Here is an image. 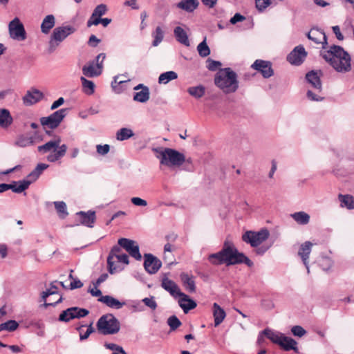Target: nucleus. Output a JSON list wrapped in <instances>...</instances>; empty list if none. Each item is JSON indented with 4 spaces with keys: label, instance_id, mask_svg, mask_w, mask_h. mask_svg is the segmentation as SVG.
I'll return each mask as SVG.
<instances>
[{
    "label": "nucleus",
    "instance_id": "obj_1",
    "mask_svg": "<svg viewBox=\"0 0 354 354\" xmlns=\"http://www.w3.org/2000/svg\"><path fill=\"white\" fill-rule=\"evenodd\" d=\"M208 261L214 266L225 263L227 266L245 263L249 267L253 266V262L243 253L239 252L234 244L225 241L223 248L218 252L208 256Z\"/></svg>",
    "mask_w": 354,
    "mask_h": 354
},
{
    "label": "nucleus",
    "instance_id": "obj_2",
    "mask_svg": "<svg viewBox=\"0 0 354 354\" xmlns=\"http://www.w3.org/2000/svg\"><path fill=\"white\" fill-rule=\"evenodd\" d=\"M323 59L338 73H347L351 70V58L342 46L332 45L328 49L320 52Z\"/></svg>",
    "mask_w": 354,
    "mask_h": 354
},
{
    "label": "nucleus",
    "instance_id": "obj_3",
    "mask_svg": "<svg viewBox=\"0 0 354 354\" xmlns=\"http://www.w3.org/2000/svg\"><path fill=\"white\" fill-rule=\"evenodd\" d=\"M237 74L230 68L221 69L214 77V84L225 93H232L239 88Z\"/></svg>",
    "mask_w": 354,
    "mask_h": 354
},
{
    "label": "nucleus",
    "instance_id": "obj_4",
    "mask_svg": "<svg viewBox=\"0 0 354 354\" xmlns=\"http://www.w3.org/2000/svg\"><path fill=\"white\" fill-rule=\"evenodd\" d=\"M158 153L157 158L160 159L161 165L171 167H180L185 161V156L183 153L171 148L156 149Z\"/></svg>",
    "mask_w": 354,
    "mask_h": 354
},
{
    "label": "nucleus",
    "instance_id": "obj_5",
    "mask_svg": "<svg viewBox=\"0 0 354 354\" xmlns=\"http://www.w3.org/2000/svg\"><path fill=\"white\" fill-rule=\"evenodd\" d=\"M60 142L61 138L57 136L55 139L47 142L43 145L39 146L37 150L42 153L53 151L54 153L49 154L47 156V160L50 162H54L64 157L67 151V146L65 144L59 145Z\"/></svg>",
    "mask_w": 354,
    "mask_h": 354
},
{
    "label": "nucleus",
    "instance_id": "obj_6",
    "mask_svg": "<svg viewBox=\"0 0 354 354\" xmlns=\"http://www.w3.org/2000/svg\"><path fill=\"white\" fill-rule=\"evenodd\" d=\"M96 326L98 332L104 335L116 334L120 329V322L113 314H106L100 317Z\"/></svg>",
    "mask_w": 354,
    "mask_h": 354
},
{
    "label": "nucleus",
    "instance_id": "obj_7",
    "mask_svg": "<svg viewBox=\"0 0 354 354\" xmlns=\"http://www.w3.org/2000/svg\"><path fill=\"white\" fill-rule=\"evenodd\" d=\"M106 58L105 53H100L95 59L88 62L82 67L84 77L93 78L100 76L103 71V62Z\"/></svg>",
    "mask_w": 354,
    "mask_h": 354
},
{
    "label": "nucleus",
    "instance_id": "obj_8",
    "mask_svg": "<svg viewBox=\"0 0 354 354\" xmlns=\"http://www.w3.org/2000/svg\"><path fill=\"white\" fill-rule=\"evenodd\" d=\"M75 31V28L71 26H59L55 28L50 38L49 51L50 53L53 52L61 42Z\"/></svg>",
    "mask_w": 354,
    "mask_h": 354
},
{
    "label": "nucleus",
    "instance_id": "obj_9",
    "mask_svg": "<svg viewBox=\"0 0 354 354\" xmlns=\"http://www.w3.org/2000/svg\"><path fill=\"white\" fill-rule=\"evenodd\" d=\"M270 233L267 229H262L259 232L247 231L242 236V240L249 243L252 247L257 248L267 240Z\"/></svg>",
    "mask_w": 354,
    "mask_h": 354
},
{
    "label": "nucleus",
    "instance_id": "obj_10",
    "mask_svg": "<svg viewBox=\"0 0 354 354\" xmlns=\"http://www.w3.org/2000/svg\"><path fill=\"white\" fill-rule=\"evenodd\" d=\"M68 109H61L56 111L48 117H43L40 119L43 126H47L50 129L57 128L66 115Z\"/></svg>",
    "mask_w": 354,
    "mask_h": 354
},
{
    "label": "nucleus",
    "instance_id": "obj_11",
    "mask_svg": "<svg viewBox=\"0 0 354 354\" xmlns=\"http://www.w3.org/2000/svg\"><path fill=\"white\" fill-rule=\"evenodd\" d=\"M89 311L86 308H81L79 307L68 308L63 310L59 316V321L64 322H68L73 319H80L88 315Z\"/></svg>",
    "mask_w": 354,
    "mask_h": 354
},
{
    "label": "nucleus",
    "instance_id": "obj_12",
    "mask_svg": "<svg viewBox=\"0 0 354 354\" xmlns=\"http://www.w3.org/2000/svg\"><path fill=\"white\" fill-rule=\"evenodd\" d=\"M8 30L12 39L17 41H24L26 39L24 26L18 17H15L9 23Z\"/></svg>",
    "mask_w": 354,
    "mask_h": 354
},
{
    "label": "nucleus",
    "instance_id": "obj_13",
    "mask_svg": "<svg viewBox=\"0 0 354 354\" xmlns=\"http://www.w3.org/2000/svg\"><path fill=\"white\" fill-rule=\"evenodd\" d=\"M118 243L136 260L140 261L142 259L139 245L135 241L126 238H121L118 240Z\"/></svg>",
    "mask_w": 354,
    "mask_h": 354
},
{
    "label": "nucleus",
    "instance_id": "obj_14",
    "mask_svg": "<svg viewBox=\"0 0 354 354\" xmlns=\"http://www.w3.org/2000/svg\"><path fill=\"white\" fill-rule=\"evenodd\" d=\"M277 342L275 344L279 345L283 350L289 351L293 350L298 353V348L297 346V342L291 337L286 336L284 334L277 331L276 332Z\"/></svg>",
    "mask_w": 354,
    "mask_h": 354
},
{
    "label": "nucleus",
    "instance_id": "obj_15",
    "mask_svg": "<svg viewBox=\"0 0 354 354\" xmlns=\"http://www.w3.org/2000/svg\"><path fill=\"white\" fill-rule=\"evenodd\" d=\"M144 267L145 270L152 274L156 273L161 268L162 263L157 257L151 254L147 253L144 254Z\"/></svg>",
    "mask_w": 354,
    "mask_h": 354
},
{
    "label": "nucleus",
    "instance_id": "obj_16",
    "mask_svg": "<svg viewBox=\"0 0 354 354\" xmlns=\"http://www.w3.org/2000/svg\"><path fill=\"white\" fill-rule=\"evenodd\" d=\"M253 69L260 72L264 78H269L274 74L272 64L269 61L257 59L251 66Z\"/></svg>",
    "mask_w": 354,
    "mask_h": 354
},
{
    "label": "nucleus",
    "instance_id": "obj_17",
    "mask_svg": "<svg viewBox=\"0 0 354 354\" xmlns=\"http://www.w3.org/2000/svg\"><path fill=\"white\" fill-rule=\"evenodd\" d=\"M307 37L310 40L314 41L315 44H322V50H325L327 48V37L324 31L318 28H312L307 33Z\"/></svg>",
    "mask_w": 354,
    "mask_h": 354
},
{
    "label": "nucleus",
    "instance_id": "obj_18",
    "mask_svg": "<svg viewBox=\"0 0 354 354\" xmlns=\"http://www.w3.org/2000/svg\"><path fill=\"white\" fill-rule=\"evenodd\" d=\"M306 52L302 46L295 47L288 55L287 60L292 64L300 65L306 57Z\"/></svg>",
    "mask_w": 354,
    "mask_h": 354
},
{
    "label": "nucleus",
    "instance_id": "obj_19",
    "mask_svg": "<svg viewBox=\"0 0 354 354\" xmlns=\"http://www.w3.org/2000/svg\"><path fill=\"white\" fill-rule=\"evenodd\" d=\"M44 97L42 92L36 88H32L26 92L23 97L24 104L26 106L32 105L39 102Z\"/></svg>",
    "mask_w": 354,
    "mask_h": 354
},
{
    "label": "nucleus",
    "instance_id": "obj_20",
    "mask_svg": "<svg viewBox=\"0 0 354 354\" xmlns=\"http://www.w3.org/2000/svg\"><path fill=\"white\" fill-rule=\"evenodd\" d=\"M161 286L174 298L179 297L180 293H183L178 285L167 277H164L162 279Z\"/></svg>",
    "mask_w": 354,
    "mask_h": 354
},
{
    "label": "nucleus",
    "instance_id": "obj_21",
    "mask_svg": "<svg viewBox=\"0 0 354 354\" xmlns=\"http://www.w3.org/2000/svg\"><path fill=\"white\" fill-rule=\"evenodd\" d=\"M312 246L313 244L311 242L306 241L305 243L301 245L298 252V255L301 257L304 266L306 268L308 273L310 272L308 259L311 252Z\"/></svg>",
    "mask_w": 354,
    "mask_h": 354
},
{
    "label": "nucleus",
    "instance_id": "obj_22",
    "mask_svg": "<svg viewBox=\"0 0 354 354\" xmlns=\"http://www.w3.org/2000/svg\"><path fill=\"white\" fill-rule=\"evenodd\" d=\"M57 289L58 288L56 286L51 283L50 287L48 289H47L46 291H43L41 292V301H44L43 306L45 308H47L48 306H55L57 304H58L62 301V300H63L62 297L60 296L59 298L55 302H49V303L46 302V299L48 297L57 293Z\"/></svg>",
    "mask_w": 354,
    "mask_h": 354
},
{
    "label": "nucleus",
    "instance_id": "obj_23",
    "mask_svg": "<svg viewBox=\"0 0 354 354\" xmlns=\"http://www.w3.org/2000/svg\"><path fill=\"white\" fill-rule=\"evenodd\" d=\"M178 301L180 307L185 313H187L190 310L195 308L197 306L196 301L185 293H180Z\"/></svg>",
    "mask_w": 354,
    "mask_h": 354
},
{
    "label": "nucleus",
    "instance_id": "obj_24",
    "mask_svg": "<svg viewBox=\"0 0 354 354\" xmlns=\"http://www.w3.org/2000/svg\"><path fill=\"white\" fill-rule=\"evenodd\" d=\"M276 332L277 331H274L268 328L261 331L258 335L257 345L259 346H262L266 342L265 337L275 344L277 337L276 335Z\"/></svg>",
    "mask_w": 354,
    "mask_h": 354
},
{
    "label": "nucleus",
    "instance_id": "obj_25",
    "mask_svg": "<svg viewBox=\"0 0 354 354\" xmlns=\"http://www.w3.org/2000/svg\"><path fill=\"white\" fill-rule=\"evenodd\" d=\"M121 246L120 245H114L110 252H109V254L107 257V265H108V269H109V272L111 273V274H113L115 273L116 271H117V268L116 266H115V262L113 261V259L117 257L118 254H120L121 252Z\"/></svg>",
    "mask_w": 354,
    "mask_h": 354
},
{
    "label": "nucleus",
    "instance_id": "obj_26",
    "mask_svg": "<svg viewBox=\"0 0 354 354\" xmlns=\"http://www.w3.org/2000/svg\"><path fill=\"white\" fill-rule=\"evenodd\" d=\"M77 215L80 216V223L88 227H93L95 221V212L88 211L87 212H79Z\"/></svg>",
    "mask_w": 354,
    "mask_h": 354
},
{
    "label": "nucleus",
    "instance_id": "obj_27",
    "mask_svg": "<svg viewBox=\"0 0 354 354\" xmlns=\"http://www.w3.org/2000/svg\"><path fill=\"white\" fill-rule=\"evenodd\" d=\"M98 301L114 309H120L125 305L124 301H120L110 295L101 296Z\"/></svg>",
    "mask_w": 354,
    "mask_h": 354
},
{
    "label": "nucleus",
    "instance_id": "obj_28",
    "mask_svg": "<svg viewBox=\"0 0 354 354\" xmlns=\"http://www.w3.org/2000/svg\"><path fill=\"white\" fill-rule=\"evenodd\" d=\"M49 165L45 163H39L26 178V180L30 182V185L37 180L42 172L48 168Z\"/></svg>",
    "mask_w": 354,
    "mask_h": 354
},
{
    "label": "nucleus",
    "instance_id": "obj_29",
    "mask_svg": "<svg viewBox=\"0 0 354 354\" xmlns=\"http://www.w3.org/2000/svg\"><path fill=\"white\" fill-rule=\"evenodd\" d=\"M307 82L315 89L320 91L322 90V82L317 73L311 71L306 75Z\"/></svg>",
    "mask_w": 354,
    "mask_h": 354
},
{
    "label": "nucleus",
    "instance_id": "obj_30",
    "mask_svg": "<svg viewBox=\"0 0 354 354\" xmlns=\"http://www.w3.org/2000/svg\"><path fill=\"white\" fill-rule=\"evenodd\" d=\"M55 25V18L53 15H46L41 24V31L44 34H48L50 30Z\"/></svg>",
    "mask_w": 354,
    "mask_h": 354
},
{
    "label": "nucleus",
    "instance_id": "obj_31",
    "mask_svg": "<svg viewBox=\"0 0 354 354\" xmlns=\"http://www.w3.org/2000/svg\"><path fill=\"white\" fill-rule=\"evenodd\" d=\"M213 316L215 326L220 325L226 317L225 310L216 303L213 304Z\"/></svg>",
    "mask_w": 354,
    "mask_h": 354
},
{
    "label": "nucleus",
    "instance_id": "obj_32",
    "mask_svg": "<svg viewBox=\"0 0 354 354\" xmlns=\"http://www.w3.org/2000/svg\"><path fill=\"white\" fill-rule=\"evenodd\" d=\"M13 118L10 111L6 109H0V127L8 128L12 123Z\"/></svg>",
    "mask_w": 354,
    "mask_h": 354
},
{
    "label": "nucleus",
    "instance_id": "obj_33",
    "mask_svg": "<svg viewBox=\"0 0 354 354\" xmlns=\"http://www.w3.org/2000/svg\"><path fill=\"white\" fill-rule=\"evenodd\" d=\"M199 5L198 0H181L176 5L177 8L187 12H192Z\"/></svg>",
    "mask_w": 354,
    "mask_h": 354
},
{
    "label": "nucleus",
    "instance_id": "obj_34",
    "mask_svg": "<svg viewBox=\"0 0 354 354\" xmlns=\"http://www.w3.org/2000/svg\"><path fill=\"white\" fill-rule=\"evenodd\" d=\"M174 34L176 39V40L185 45V46H189L190 43L189 40L188 39V35L186 32V31L181 27L177 26L174 30Z\"/></svg>",
    "mask_w": 354,
    "mask_h": 354
},
{
    "label": "nucleus",
    "instance_id": "obj_35",
    "mask_svg": "<svg viewBox=\"0 0 354 354\" xmlns=\"http://www.w3.org/2000/svg\"><path fill=\"white\" fill-rule=\"evenodd\" d=\"M180 279L185 289L189 292H194L196 291V286L194 277L186 273L180 274Z\"/></svg>",
    "mask_w": 354,
    "mask_h": 354
},
{
    "label": "nucleus",
    "instance_id": "obj_36",
    "mask_svg": "<svg viewBox=\"0 0 354 354\" xmlns=\"http://www.w3.org/2000/svg\"><path fill=\"white\" fill-rule=\"evenodd\" d=\"M290 216L299 225H305L310 222V215L304 211L295 212Z\"/></svg>",
    "mask_w": 354,
    "mask_h": 354
},
{
    "label": "nucleus",
    "instance_id": "obj_37",
    "mask_svg": "<svg viewBox=\"0 0 354 354\" xmlns=\"http://www.w3.org/2000/svg\"><path fill=\"white\" fill-rule=\"evenodd\" d=\"M13 192L15 193H21L28 188L30 186V182H28L26 179L23 180H19L18 182H12V183L10 184Z\"/></svg>",
    "mask_w": 354,
    "mask_h": 354
},
{
    "label": "nucleus",
    "instance_id": "obj_38",
    "mask_svg": "<svg viewBox=\"0 0 354 354\" xmlns=\"http://www.w3.org/2000/svg\"><path fill=\"white\" fill-rule=\"evenodd\" d=\"M339 200L340 202V206L342 207H346L348 209H354V197L351 195H342L339 194Z\"/></svg>",
    "mask_w": 354,
    "mask_h": 354
},
{
    "label": "nucleus",
    "instance_id": "obj_39",
    "mask_svg": "<svg viewBox=\"0 0 354 354\" xmlns=\"http://www.w3.org/2000/svg\"><path fill=\"white\" fill-rule=\"evenodd\" d=\"M149 97L150 91L149 88H145L144 90L136 92L133 95V100L141 103L147 102Z\"/></svg>",
    "mask_w": 354,
    "mask_h": 354
},
{
    "label": "nucleus",
    "instance_id": "obj_40",
    "mask_svg": "<svg viewBox=\"0 0 354 354\" xmlns=\"http://www.w3.org/2000/svg\"><path fill=\"white\" fill-rule=\"evenodd\" d=\"M82 82V90L87 95H92L95 92V84L93 82L88 80L86 77L82 76L80 77Z\"/></svg>",
    "mask_w": 354,
    "mask_h": 354
},
{
    "label": "nucleus",
    "instance_id": "obj_41",
    "mask_svg": "<svg viewBox=\"0 0 354 354\" xmlns=\"http://www.w3.org/2000/svg\"><path fill=\"white\" fill-rule=\"evenodd\" d=\"M178 78V75L174 71H167L161 73L158 77V83L166 84L171 80Z\"/></svg>",
    "mask_w": 354,
    "mask_h": 354
},
{
    "label": "nucleus",
    "instance_id": "obj_42",
    "mask_svg": "<svg viewBox=\"0 0 354 354\" xmlns=\"http://www.w3.org/2000/svg\"><path fill=\"white\" fill-rule=\"evenodd\" d=\"M134 135L133 131L129 128H122L116 133V138L118 140L123 141L128 140Z\"/></svg>",
    "mask_w": 354,
    "mask_h": 354
},
{
    "label": "nucleus",
    "instance_id": "obj_43",
    "mask_svg": "<svg viewBox=\"0 0 354 354\" xmlns=\"http://www.w3.org/2000/svg\"><path fill=\"white\" fill-rule=\"evenodd\" d=\"M34 140L32 137H28L24 135L17 137L15 145L19 147H26L33 145Z\"/></svg>",
    "mask_w": 354,
    "mask_h": 354
},
{
    "label": "nucleus",
    "instance_id": "obj_44",
    "mask_svg": "<svg viewBox=\"0 0 354 354\" xmlns=\"http://www.w3.org/2000/svg\"><path fill=\"white\" fill-rule=\"evenodd\" d=\"M189 94L196 98H201L203 97L205 92V88L203 86H197L189 87L187 89Z\"/></svg>",
    "mask_w": 354,
    "mask_h": 354
},
{
    "label": "nucleus",
    "instance_id": "obj_45",
    "mask_svg": "<svg viewBox=\"0 0 354 354\" xmlns=\"http://www.w3.org/2000/svg\"><path fill=\"white\" fill-rule=\"evenodd\" d=\"M152 36L153 37L152 45L157 46L161 43L164 38V32L160 26H157L155 31L152 33Z\"/></svg>",
    "mask_w": 354,
    "mask_h": 354
},
{
    "label": "nucleus",
    "instance_id": "obj_46",
    "mask_svg": "<svg viewBox=\"0 0 354 354\" xmlns=\"http://www.w3.org/2000/svg\"><path fill=\"white\" fill-rule=\"evenodd\" d=\"M54 205L59 217L64 218L68 215L66 204L64 201L54 202Z\"/></svg>",
    "mask_w": 354,
    "mask_h": 354
},
{
    "label": "nucleus",
    "instance_id": "obj_47",
    "mask_svg": "<svg viewBox=\"0 0 354 354\" xmlns=\"http://www.w3.org/2000/svg\"><path fill=\"white\" fill-rule=\"evenodd\" d=\"M197 50L199 55L202 57H206L210 54V49L207 44L206 37L197 46Z\"/></svg>",
    "mask_w": 354,
    "mask_h": 354
},
{
    "label": "nucleus",
    "instance_id": "obj_48",
    "mask_svg": "<svg viewBox=\"0 0 354 354\" xmlns=\"http://www.w3.org/2000/svg\"><path fill=\"white\" fill-rule=\"evenodd\" d=\"M19 326L18 323L15 320H9L0 324V332L2 330L14 331Z\"/></svg>",
    "mask_w": 354,
    "mask_h": 354
},
{
    "label": "nucleus",
    "instance_id": "obj_49",
    "mask_svg": "<svg viewBox=\"0 0 354 354\" xmlns=\"http://www.w3.org/2000/svg\"><path fill=\"white\" fill-rule=\"evenodd\" d=\"M107 12V7L105 4L101 3L95 7L93 12V17L101 18Z\"/></svg>",
    "mask_w": 354,
    "mask_h": 354
},
{
    "label": "nucleus",
    "instance_id": "obj_50",
    "mask_svg": "<svg viewBox=\"0 0 354 354\" xmlns=\"http://www.w3.org/2000/svg\"><path fill=\"white\" fill-rule=\"evenodd\" d=\"M167 324L169 326L171 330H176L181 325L180 321L175 315L171 316L168 318Z\"/></svg>",
    "mask_w": 354,
    "mask_h": 354
},
{
    "label": "nucleus",
    "instance_id": "obj_51",
    "mask_svg": "<svg viewBox=\"0 0 354 354\" xmlns=\"http://www.w3.org/2000/svg\"><path fill=\"white\" fill-rule=\"evenodd\" d=\"M145 305L151 310H155L157 308V303L155 300L154 297H145L141 301Z\"/></svg>",
    "mask_w": 354,
    "mask_h": 354
},
{
    "label": "nucleus",
    "instance_id": "obj_52",
    "mask_svg": "<svg viewBox=\"0 0 354 354\" xmlns=\"http://www.w3.org/2000/svg\"><path fill=\"white\" fill-rule=\"evenodd\" d=\"M257 9L262 12L271 4V0H255Z\"/></svg>",
    "mask_w": 354,
    "mask_h": 354
},
{
    "label": "nucleus",
    "instance_id": "obj_53",
    "mask_svg": "<svg viewBox=\"0 0 354 354\" xmlns=\"http://www.w3.org/2000/svg\"><path fill=\"white\" fill-rule=\"evenodd\" d=\"M104 346L109 350L113 351V352H121L122 354H127L126 351L123 349V348L116 344L114 343H105Z\"/></svg>",
    "mask_w": 354,
    "mask_h": 354
},
{
    "label": "nucleus",
    "instance_id": "obj_54",
    "mask_svg": "<svg viewBox=\"0 0 354 354\" xmlns=\"http://www.w3.org/2000/svg\"><path fill=\"white\" fill-rule=\"evenodd\" d=\"M292 333L297 337H301L306 333V330L300 326H295L291 328Z\"/></svg>",
    "mask_w": 354,
    "mask_h": 354
},
{
    "label": "nucleus",
    "instance_id": "obj_55",
    "mask_svg": "<svg viewBox=\"0 0 354 354\" xmlns=\"http://www.w3.org/2000/svg\"><path fill=\"white\" fill-rule=\"evenodd\" d=\"M207 68L212 71H216L219 66H221V63L220 62L215 61L209 58L207 59Z\"/></svg>",
    "mask_w": 354,
    "mask_h": 354
},
{
    "label": "nucleus",
    "instance_id": "obj_56",
    "mask_svg": "<svg viewBox=\"0 0 354 354\" xmlns=\"http://www.w3.org/2000/svg\"><path fill=\"white\" fill-rule=\"evenodd\" d=\"M96 150L100 155L104 156L109 153L110 150V146L106 144L104 145H97L96 146Z\"/></svg>",
    "mask_w": 354,
    "mask_h": 354
},
{
    "label": "nucleus",
    "instance_id": "obj_57",
    "mask_svg": "<svg viewBox=\"0 0 354 354\" xmlns=\"http://www.w3.org/2000/svg\"><path fill=\"white\" fill-rule=\"evenodd\" d=\"M131 202L136 206L146 207L147 205V201L139 197L131 198Z\"/></svg>",
    "mask_w": 354,
    "mask_h": 354
},
{
    "label": "nucleus",
    "instance_id": "obj_58",
    "mask_svg": "<svg viewBox=\"0 0 354 354\" xmlns=\"http://www.w3.org/2000/svg\"><path fill=\"white\" fill-rule=\"evenodd\" d=\"M245 19V17L240 13H236L230 20L232 24H235L237 22H241Z\"/></svg>",
    "mask_w": 354,
    "mask_h": 354
},
{
    "label": "nucleus",
    "instance_id": "obj_59",
    "mask_svg": "<svg viewBox=\"0 0 354 354\" xmlns=\"http://www.w3.org/2000/svg\"><path fill=\"white\" fill-rule=\"evenodd\" d=\"M92 323L90 324V325L88 326V328L84 334L80 333V340H84L86 339L89 335L94 332V329L92 326Z\"/></svg>",
    "mask_w": 354,
    "mask_h": 354
},
{
    "label": "nucleus",
    "instance_id": "obj_60",
    "mask_svg": "<svg viewBox=\"0 0 354 354\" xmlns=\"http://www.w3.org/2000/svg\"><path fill=\"white\" fill-rule=\"evenodd\" d=\"M307 97L312 100V101H322L323 100V97H321L320 96L317 95L315 93H313L312 91L308 90L306 93Z\"/></svg>",
    "mask_w": 354,
    "mask_h": 354
},
{
    "label": "nucleus",
    "instance_id": "obj_61",
    "mask_svg": "<svg viewBox=\"0 0 354 354\" xmlns=\"http://www.w3.org/2000/svg\"><path fill=\"white\" fill-rule=\"evenodd\" d=\"M98 24H100V18L97 17H93V15L88 19L86 24L88 27H91L92 26H97Z\"/></svg>",
    "mask_w": 354,
    "mask_h": 354
},
{
    "label": "nucleus",
    "instance_id": "obj_62",
    "mask_svg": "<svg viewBox=\"0 0 354 354\" xmlns=\"http://www.w3.org/2000/svg\"><path fill=\"white\" fill-rule=\"evenodd\" d=\"M108 277H109V275L107 273L102 274L99 277V278L95 282L93 283V286H99L102 283H103L104 281H105L107 279Z\"/></svg>",
    "mask_w": 354,
    "mask_h": 354
},
{
    "label": "nucleus",
    "instance_id": "obj_63",
    "mask_svg": "<svg viewBox=\"0 0 354 354\" xmlns=\"http://www.w3.org/2000/svg\"><path fill=\"white\" fill-rule=\"evenodd\" d=\"M332 29L338 40L342 41L344 39V36L340 31L339 26H334L332 27Z\"/></svg>",
    "mask_w": 354,
    "mask_h": 354
},
{
    "label": "nucleus",
    "instance_id": "obj_64",
    "mask_svg": "<svg viewBox=\"0 0 354 354\" xmlns=\"http://www.w3.org/2000/svg\"><path fill=\"white\" fill-rule=\"evenodd\" d=\"M83 286V283L78 279H75L70 284L71 290L80 288Z\"/></svg>",
    "mask_w": 354,
    "mask_h": 354
}]
</instances>
